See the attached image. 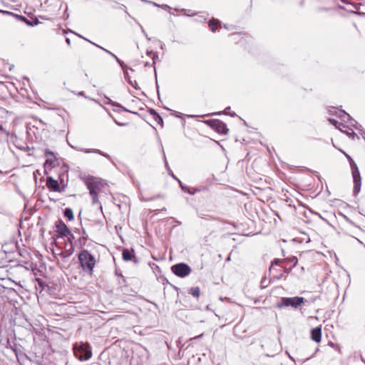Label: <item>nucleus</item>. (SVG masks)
<instances>
[{
    "label": "nucleus",
    "mask_w": 365,
    "mask_h": 365,
    "mask_svg": "<svg viewBox=\"0 0 365 365\" xmlns=\"http://www.w3.org/2000/svg\"><path fill=\"white\" fill-rule=\"evenodd\" d=\"M78 258L82 269L90 274L93 273L96 260L88 250H83L78 255Z\"/></svg>",
    "instance_id": "1"
},
{
    "label": "nucleus",
    "mask_w": 365,
    "mask_h": 365,
    "mask_svg": "<svg viewBox=\"0 0 365 365\" xmlns=\"http://www.w3.org/2000/svg\"><path fill=\"white\" fill-rule=\"evenodd\" d=\"M341 151L346 155V157L348 158V160L349 161L350 166L351 168V174H352V177H353V180H354V195H357L360 192L361 186V179L359 168H358L356 164L355 163V162L353 160V159L349 155H347L342 150H341Z\"/></svg>",
    "instance_id": "2"
},
{
    "label": "nucleus",
    "mask_w": 365,
    "mask_h": 365,
    "mask_svg": "<svg viewBox=\"0 0 365 365\" xmlns=\"http://www.w3.org/2000/svg\"><path fill=\"white\" fill-rule=\"evenodd\" d=\"M73 352L76 356L81 361L88 360L92 356L91 347L82 342L74 344Z\"/></svg>",
    "instance_id": "3"
},
{
    "label": "nucleus",
    "mask_w": 365,
    "mask_h": 365,
    "mask_svg": "<svg viewBox=\"0 0 365 365\" xmlns=\"http://www.w3.org/2000/svg\"><path fill=\"white\" fill-rule=\"evenodd\" d=\"M304 299L301 297H282L281 302L278 304L277 307L281 308L282 307H292L294 309H297L304 303Z\"/></svg>",
    "instance_id": "4"
},
{
    "label": "nucleus",
    "mask_w": 365,
    "mask_h": 365,
    "mask_svg": "<svg viewBox=\"0 0 365 365\" xmlns=\"http://www.w3.org/2000/svg\"><path fill=\"white\" fill-rule=\"evenodd\" d=\"M205 123L213 130L220 134H227L228 128L225 123L218 119H212L205 121Z\"/></svg>",
    "instance_id": "5"
},
{
    "label": "nucleus",
    "mask_w": 365,
    "mask_h": 365,
    "mask_svg": "<svg viewBox=\"0 0 365 365\" xmlns=\"http://www.w3.org/2000/svg\"><path fill=\"white\" fill-rule=\"evenodd\" d=\"M171 269L175 275L180 277H185L191 272L190 266L185 263L176 264L172 267Z\"/></svg>",
    "instance_id": "6"
},
{
    "label": "nucleus",
    "mask_w": 365,
    "mask_h": 365,
    "mask_svg": "<svg viewBox=\"0 0 365 365\" xmlns=\"http://www.w3.org/2000/svg\"><path fill=\"white\" fill-rule=\"evenodd\" d=\"M88 190H89V194L92 198L93 204L99 203V200L98 198V192L97 190H99V186L97 182L93 180H87L86 182Z\"/></svg>",
    "instance_id": "7"
},
{
    "label": "nucleus",
    "mask_w": 365,
    "mask_h": 365,
    "mask_svg": "<svg viewBox=\"0 0 365 365\" xmlns=\"http://www.w3.org/2000/svg\"><path fill=\"white\" fill-rule=\"evenodd\" d=\"M56 231L61 237H68L71 235L70 229L61 220H59L56 224Z\"/></svg>",
    "instance_id": "8"
},
{
    "label": "nucleus",
    "mask_w": 365,
    "mask_h": 365,
    "mask_svg": "<svg viewBox=\"0 0 365 365\" xmlns=\"http://www.w3.org/2000/svg\"><path fill=\"white\" fill-rule=\"evenodd\" d=\"M123 259L124 261H133L135 263H138V259H136L135 255H134V250H128V249H124L123 250L122 253Z\"/></svg>",
    "instance_id": "9"
},
{
    "label": "nucleus",
    "mask_w": 365,
    "mask_h": 365,
    "mask_svg": "<svg viewBox=\"0 0 365 365\" xmlns=\"http://www.w3.org/2000/svg\"><path fill=\"white\" fill-rule=\"evenodd\" d=\"M47 187L55 192H61L58 182L54 180L52 177H48L46 179Z\"/></svg>",
    "instance_id": "10"
},
{
    "label": "nucleus",
    "mask_w": 365,
    "mask_h": 365,
    "mask_svg": "<svg viewBox=\"0 0 365 365\" xmlns=\"http://www.w3.org/2000/svg\"><path fill=\"white\" fill-rule=\"evenodd\" d=\"M179 183H180L182 190H183L185 192L189 193L190 195H195L197 192H201L202 190H206V188L205 187H191L186 186V185H183L181 181H179Z\"/></svg>",
    "instance_id": "11"
},
{
    "label": "nucleus",
    "mask_w": 365,
    "mask_h": 365,
    "mask_svg": "<svg viewBox=\"0 0 365 365\" xmlns=\"http://www.w3.org/2000/svg\"><path fill=\"white\" fill-rule=\"evenodd\" d=\"M311 338L312 339L319 343L321 341L322 339V329L320 327H315L312 329L311 331Z\"/></svg>",
    "instance_id": "12"
},
{
    "label": "nucleus",
    "mask_w": 365,
    "mask_h": 365,
    "mask_svg": "<svg viewBox=\"0 0 365 365\" xmlns=\"http://www.w3.org/2000/svg\"><path fill=\"white\" fill-rule=\"evenodd\" d=\"M339 118L344 122H349L351 125L356 126L355 124L356 121L353 119L344 110H339Z\"/></svg>",
    "instance_id": "13"
},
{
    "label": "nucleus",
    "mask_w": 365,
    "mask_h": 365,
    "mask_svg": "<svg viewBox=\"0 0 365 365\" xmlns=\"http://www.w3.org/2000/svg\"><path fill=\"white\" fill-rule=\"evenodd\" d=\"M68 238V241L69 242L70 247L65 251V257L70 256L73 252V241L75 240L74 235L71 232V235H68V237H66Z\"/></svg>",
    "instance_id": "14"
},
{
    "label": "nucleus",
    "mask_w": 365,
    "mask_h": 365,
    "mask_svg": "<svg viewBox=\"0 0 365 365\" xmlns=\"http://www.w3.org/2000/svg\"><path fill=\"white\" fill-rule=\"evenodd\" d=\"M76 149L78 151H81V152H83V153H98L101 155H103L104 157H106V158H108V155L106 154V153H104L103 152H101L100 150H98V149H85V148H76Z\"/></svg>",
    "instance_id": "15"
},
{
    "label": "nucleus",
    "mask_w": 365,
    "mask_h": 365,
    "mask_svg": "<svg viewBox=\"0 0 365 365\" xmlns=\"http://www.w3.org/2000/svg\"><path fill=\"white\" fill-rule=\"evenodd\" d=\"M218 24H219V21L217 19H215L214 18H212V19H210L208 22V25H209V27L210 29V30L214 32L216 31L217 28V26H218Z\"/></svg>",
    "instance_id": "16"
},
{
    "label": "nucleus",
    "mask_w": 365,
    "mask_h": 365,
    "mask_svg": "<svg viewBox=\"0 0 365 365\" xmlns=\"http://www.w3.org/2000/svg\"><path fill=\"white\" fill-rule=\"evenodd\" d=\"M189 294L194 297L198 298L200 294V289L198 287H192L189 289Z\"/></svg>",
    "instance_id": "17"
},
{
    "label": "nucleus",
    "mask_w": 365,
    "mask_h": 365,
    "mask_svg": "<svg viewBox=\"0 0 365 365\" xmlns=\"http://www.w3.org/2000/svg\"><path fill=\"white\" fill-rule=\"evenodd\" d=\"M0 11H1V12H4V13H6V14H11V15L16 16V17L20 18L21 20L25 21L26 22V24H27L28 25H30V26L37 25V24H38V20H36V21H35V22H34V24H31V23H30L29 21H27V20L25 19V17H24V16H19V15H16V14H12L11 12H9V11H1V10H0Z\"/></svg>",
    "instance_id": "18"
},
{
    "label": "nucleus",
    "mask_w": 365,
    "mask_h": 365,
    "mask_svg": "<svg viewBox=\"0 0 365 365\" xmlns=\"http://www.w3.org/2000/svg\"><path fill=\"white\" fill-rule=\"evenodd\" d=\"M64 216L68 218L69 220H72L73 219V212L71 208H66L64 210Z\"/></svg>",
    "instance_id": "19"
},
{
    "label": "nucleus",
    "mask_w": 365,
    "mask_h": 365,
    "mask_svg": "<svg viewBox=\"0 0 365 365\" xmlns=\"http://www.w3.org/2000/svg\"><path fill=\"white\" fill-rule=\"evenodd\" d=\"M78 36L79 37L83 38V39H85V40H86V41H89L90 43H93V45H95L96 46H97V47L100 48L101 49H102L103 51H104L105 52H106L107 53H108L109 55H110V56H112L113 58H114V57L115 56V55L114 53H113L112 52H110V51H108V50H107V49H106V48H103V47H101V46H98V45H97V44H96V43H93V42H91V41H89V40H88L87 38H84V37L81 36V35H78Z\"/></svg>",
    "instance_id": "20"
},
{
    "label": "nucleus",
    "mask_w": 365,
    "mask_h": 365,
    "mask_svg": "<svg viewBox=\"0 0 365 365\" xmlns=\"http://www.w3.org/2000/svg\"><path fill=\"white\" fill-rule=\"evenodd\" d=\"M269 284V280H268L266 277L263 278L260 282V287L262 289L267 287Z\"/></svg>",
    "instance_id": "21"
},
{
    "label": "nucleus",
    "mask_w": 365,
    "mask_h": 365,
    "mask_svg": "<svg viewBox=\"0 0 365 365\" xmlns=\"http://www.w3.org/2000/svg\"><path fill=\"white\" fill-rule=\"evenodd\" d=\"M155 120L160 125H163V120L162 118V117L157 114V115H155V117H153Z\"/></svg>",
    "instance_id": "22"
},
{
    "label": "nucleus",
    "mask_w": 365,
    "mask_h": 365,
    "mask_svg": "<svg viewBox=\"0 0 365 365\" xmlns=\"http://www.w3.org/2000/svg\"><path fill=\"white\" fill-rule=\"evenodd\" d=\"M115 60L118 62V63L120 66L123 70L125 69L127 66L125 65V63L120 60L116 56L114 57Z\"/></svg>",
    "instance_id": "23"
},
{
    "label": "nucleus",
    "mask_w": 365,
    "mask_h": 365,
    "mask_svg": "<svg viewBox=\"0 0 365 365\" xmlns=\"http://www.w3.org/2000/svg\"><path fill=\"white\" fill-rule=\"evenodd\" d=\"M115 60L118 62V63L120 66L123 70L125 69L127 66L125 65V63L120 60L116 56L114 57Z\"/></svg>",
    "instance_id": "24"
},
{
    "label": "nucleus",
    "mask_w": 365,
    "mask_h": 365,
    "mask_svg": "<svg viewBox=\"0 0 365 365\" xmlns=\"http://www.w3.org/2000/svg\"><path fill=\"white\" fill-rule=\"evenodd\" d=\"M282 261L280 260V259H275L272 262V265L269 268V270H271L272 269H273L274 266L275 265H279Z\"/></svg>",
    "instance_id": "25"
},
{
    "label": "nucleus",
    "mask_w": 365,
    "mask_h": 365,
    "mask_svg": "<svg viewBox=\"0 0 365 365\" xmlns=\"http://www.w3.org/2000/svg\"><path fill=\"white\" fill-rule=\"evenodd\" d=\"M329 121L336 128H338V125H341V123H339L336 120L333 118H329Z\"/></svg>",
    "instance_id": "26"
},
{
    "label": "nucleus",
    "mask_w": 365,
    "mask_h": 365,
    "mask_svg": "<svg viewBox=\"0 0 365 365\" xmlns=\"http://www.w3.org/2000/svg\"><path fill=\"white\" fill-rule=\"evenodd\" d=\"M125 79L128 82V80H131L128 72V68H125L123 70Z\"/></svg>",
    "instance_id": "27"
},
{
    "label": "nucleus",
    "mask_w": 365,
    "mask_h": 365,
    "mask_svg": "<svg viewBox=\"0 0 365 365\" xmlns=\"http://www.w3.org/2000/svg\"><path fill=\"white\" fill-rule=\"evenodd\" d=\"M182 11L184 12V15H186V16H192L195 15V13L191 11V10L187 11L185 9H182Z\"/></svg>",
    "instance_id": "28"
},
{
    "label": "nucleus",
    "mask_w": 365,
    "mask_h": 365,
    "mask_svg": "<svg viewBox=\"0 0 365 365\" xmlns=\"http://www.w3.org/2000/svg\"><path fill=\"white\" fill-rule=\"evenodd\" d=\"M345 133L349 138H351L352 139L356 136V134L353 130H351V132L346 131Z\"/></svg>",
    "instance_id": "29"
},
{
    "label": "nucleus",
    "mask_w": 365,
    "mask_h": 365,
    "mask_svg": "<svg viewBox=\"0 0 365 365\" xmlns=\"http://www.w3.org/2000/svg\"><path fill=\"white\" fill-rule=\"evenodd\" d=\"M128 83L133 88H137V82L135 81H133L132 80H128Z\"/></svg>",
    "instance_id": "30"
},
{
    "label": "nucleus",
    "mask_w": 365,
    "mask_h": 365,
    "mask_svg": "<svg viewBox=\"0 0 365 365\" xmlns=\"http://www.w3.org/2000/svg\"><path fill=\"white\" fill-rule=\"evenodd\" d=\"M155 6H160L159 4H156V3H153ZM161 8L164 9H170V6H168L167 4H163L160 6Z\"/></svg>",
    "instance_id": "31"
},
{
    "label": "nucleus",
    "mask_w": 365,
    "mask_h": 365,
    "mask_svg": "<svg viewBox=\"0 0 365 365\" xmlns=\"http://www.w3.org/2000/svg\"><path fill=\"white\" fill-rule=\"evenodd\" d=\"M0 131L3 133H5L6 135H9V133L7 132L1 125H0Z\"/></svg>",
    "instance_id": "32"
},
{
    "label": "nucleus",
    "mask_w": 365,
    "mask_h": 365,
    "mask_svg": "<svg viewBox=\"0 0 365 365\" xmlns=\"http://www.w3.org/2000/svg\"><path fill=\"white\" fill-rule=\"evenodd\" d=\"M46 156V157H49V156H51L53 157V158H55L54 157V155H53V153L51 152V151H46V153H45Z\"/></svg>",
    "instance_id": "33"
},
{
    "label": "nucleus",
    "mask_w": 365,
    "mask_h": 365,
    "mask_svg": "<svg viewBox=\"0 0 365 365\" xmlns=\"http://www.w3.org/2000/svg\"><path fill=\"white\" fill-rule=\"evenodd\" d=\"M149 113L153 116L155 117V115H157L158 113L153 110V109H150Z\"/></svg>",
    "instance_id": "34"
},
{
    "label": "nucleus",
    "mask_w": 365,
    "mask_h": 365,
    "mask_svg": "<svg viewBox=\"0 0 365 365\" xmlns=\"http://www.w3.org/2000/svg\"><path fill=\"white\" fill-rule=\"evenodd\" d=\"M113 106H118L120 108H121L125 112H130V110H128V109L126 108H123L122 106H120L118 103H113Z\"/></svg>",
    "instance_id": "35"
},
{
    "label": "nucleus",
    "mask_w": 365,
    "mask_h": 365,
    "mask_svg": "<svg viewBox=\"0 0 365 365\" xmlns=\"http://www.w3.org/2000/svg\"><path fill=\"white\" fill-rule=\"evenodd\" d=\"M53 163V161L52 159H50V158H48L46 160V164H49L50 165H52Z\"/></svg>",
    "instance_id": "36"
},
{
    "label": "nucleus",
    "mask_w": 365,
    "mask_h": 365,
    "mask_svg": "<svg viewBox=\"0 0 365 365\" xmlns=\"http://www.w3.org/2000/svg\"><path fill=\"white\" fill-rule=\"evenodd\" d=\"M83 236H82V235H81L79 237L78 240H79L80 242L82 240V238H83V239H86V237L84 236V235H86V232H85L84 230H83Z\"/></svg>",
    "instance_id": "37"
},
{
    "label": "nucleus",
    "mask_w": 365,
    "mask_h": 365,
    "mask_svg": "<svg viewBox=\"0 0 365 365\" xmlns=\"http://www.w3.org/2000/svg\"><path fill=\"white\" fill-rule=\"evenodd\" d=\"M164 160H165V166H166V168H167V169H168V171H170V168H169V166H168V162H167V160H166V158H165V155H164Z\"/></svg>",
    "instance_id": "38"
},
{
    "label": "nucleus",
    "mask_w": 365,
    "mask_h": 365,
    "mask_svg": "<svg viewBox=\"0 0 365 365\" xmlns=\"http://www.w3.org/2000/svg\"><path fill=\"white\" fill-rule=\"evenodd\" d=\"M169 174L175 180H177L178 182L180 181V180H178L175 175L173 173V172L170 170V171H168Z\"/></svg>",
    "instance_id": "39"
},
{
    "label": "nucleus",
    "mask_w": 365,
    "mask_h": 365,
    "mask_svg": "<svg viewBox=\"0 0 365 365\" xmlns=\"http://www.w3.org/2000/svg\"><path fill=\"white\" fill-rule=\"evenodd\" d=\"M292 262H294V265H295L297 264V258L296 257H293V259H292Z\"/></svg>",
    "instance_id": "40"
},
{
    "label": "nucleus",
    "mask_w": 365,
    "mask_h": 365,
    "mask_svg": "<svg viewBox=\"0 0 365 365\" xmlns=\"http://www.w3.org/2000/svg\"><path fill=\"white\" fill-rule=\"evenodd\" d=\"M66 42L67 43L68 45L71 44V40L68 38H66Z\"/></svg>",
    "instance_id": "41"
},
{
    "label": "nucleus",
    "mask_w": 365,
    "mask_h": 365,
    "mask_svg": "<svg viewBox=\"0 0 365 365\" xmlns=\"http://www.w3.org/2000/svg\"><path fill=\"white\" fill-rule=\"evenodd\" d=\"M158 58V55H156V54H154L153 58V63H155V58Z\"/></svg>",
    "instance_id": "42"
},
{
    "label": "nucleus",
    "mask_w": 365,
    "mask_h": 365,
    "mask_svg": "<svg viewBox=\"0 0 365 365\" xmlns=\"http://www.w3.org/2000/svg\"><path fill=\"white\" fill-rule=\"evenodd\" d=\"M289 271H290V269H286V268L284 269V272L286 274H288L289 272Z\"/></svg>",
    "instance_id": "43"
},
{
    "label": "nucleus",
    "mask_w": 365,
    "mask_h": 365,
    "mask_svg": "<svg viewBox=\"0 0 365 365\" xmlns=\"http://www.w3.org/2000/svg\"><path fill=\"white\" fill-rule=\"evenodd\" d=\"M76 233H78L79 235L81 234V231L80 230L78 229H76V230L74 231Z\"/></svg>",
    "instance_id": "44"
},
{
    "label": "nucleus",
    "mask_w": 365,
    "mask_h": 365,
    "mask_svg": "<svg viewBox=\"0 0 365 365\" xmlns=\"http://www.w3.org/2000/svg\"><path fill=\"white\" fill-rule=\"evenodd\" d=\"M141 30H142L143 33L147 36V34L145 32V31H144V29H143V28L142 26H141Z\"/></svg>",
    "instance_id": "45"
},
{
    "label": "nucleus",
    "mask_w": 365,
    "mask_h": 365,
    "mask_svg": "<svg viewBox=\"0 0 365 365\" xmlns=\"http://www.w3.org/2000/svg\"><path fill=\"white\" fill-rule=\"evenodd\" d=\"M147 53H148V55H151V54H153V51H147Z\"/></svg>",
    "instance_id": "46"
},
{
    "label": "nucleus",
    "mask_w": 365,
    "mask_h": 365,
    "mask_svg": "<svg viewBox=\"0 0 365 365\" xmlns=\"http://www.w3.org/2000/svg\"><path fill=\"white\" fill-rule=\"evenodd\" d=\"M115 123H116L118 125H121V126H122V125H126L125 123H117V122H115Z\"/></svg>",
    "instance_id": "47"
},
{
    "label": "nucleus",
    "mask_w": 365,
    "mask_h": 365,
    "mask_svg": "<svg viewBox=\"0 0 365 365\" xmlns=\"http://www.w3.org/2000/svg\"><path fill=\"white\" fill-rule=\"evenodd\" d=\"M230 107L226 108L225 110V113H227V110H230Z\"/></svg>",
    "instance_id": "48"
},
{
    "label": "nucleus",
    "mask_w": 365,
    "mask_h": 365,
    "mask_svg": "<svg viewBox=\"0 0 365 365\" xmlns=\"http://www.w3.org/2000/svg\"><path fill=\"white\" fill-rule=\"evenodd\" d=\"M230 257H228L226 259V261H230Z\"/></svg>",
    "instance_id": "49"
},
{
    "label": "nucleus",
    "mask_w": 365,
    "mask_h": 365,
    "mask_svg": "<svg viewBox=\"0 0 365 365\" xmlns=\"http://www.w3.org/2000/svg\"><path fill=\"white\" fill-rule=\"evenodd\" d=\"M213 115H220V113H213Z\"/></svg>",
    "instance_id": "50"
},
{
    "label": "nucleus",
    "mask_w": 365,
    "mask_h": 365,
    "mask_svg": "<svg viewBox=\"0 0 365 365\" xmlns=\"http://www.w3.org/2000/svg\"><path fill=\"white\" fill-rule=\"evenodd\" d=\"M230 115H231L232 116H235V113H231Z\"/></svg>",
    "instance_id": "51"
},
{
    "label": "nucleus",
    "mask_w": 365,
    "mask_h": 365,
    "mask_svg": "<svg viewBox=\"0 0 365 365\" xmlns=\"http://www.w3.org/2000/svg\"><path fill=\"white\" fill-rule=\"evenodd\" d=\"M281 277H282V274H281L280 276H279V277H277V279H280Z\"/></svg>",
    "instance_id": "52"
},
{
    "label": "nucleus",
    "mask_w": 365,
    "mask_h": 365,
    "mask_svg": "<svg viewBox=\"0 0 365 365\" xmlns=\"http://www.w3.org/2000/svg\"><path fill=\"white\" fill-rule=\"evenodd\" d=\"M0 279H4V277H0Z\"/></svg>",
    "instance_id": "53"
},
{
    "label": "nucleus",
    "mask_w": 365,
    "mask_h": 365,
    "mask_svg": "<svg viewBox=\"0 0 365 365\" xmlns=\"http://www.w3.org/2000/svg\"><path fill=\"white\" fill-rule=\"evenodd\" d=\"M364 139H365V136H364Z\"/></svg>",
    "instance_id": "54"
},
{
    "label": "nucleus",
    "mask_w": 365,
    "mask_h": 365,
    "mask_svg": "<svg viewBox=\"0 0 365 365\" xmlns=\"http://www.w3.org/2000/svg\"><path fill=\"white\" fill-rule=\"evenodd\" d=\"M364 139H365V136H364Z\"/></svg>",
    "instance_id": "55"
},
{
    "label": "nucleus",
    "mask_w": 365,
    "mask_h": 365,
    "mask_svg": "<svg viewBox=\"0 0 365 365\" xmlns=\"http://www.w3.org/2000/svg\"><path fill=\"white\" fill-rule=\"evenodd\" d=\"M364 139H365V136H364Z\"/></svg>",
    "instance_id": "56"
},
{
    "label": "nucleus",
    "mask_w": 365,
    "mask_h": 365,
    "mask_svg": "<svg viewBox=\"0 0 365 365\" xmlns=\"http://www.w3.org/2000/svg\"><path fill=\"white\" fill-rule=\"evenodd\" d=\"M2 269L0 267V270H1Z\"/></svg>",
    "instance_id": "57"
}]
</instances>
